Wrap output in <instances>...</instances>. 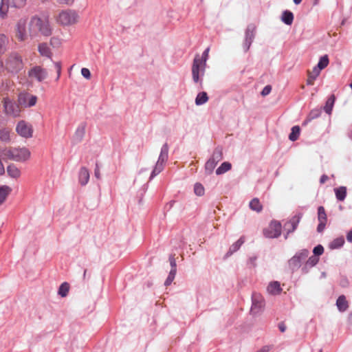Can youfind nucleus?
Returning <instances> with one entry per match:
<instances>
[{"label":"nucleus","instance_id":"obj_1","mask_svg":"<svg viewBox=\"0 0 352 352\" xmlns=\"http://www.w3.org/2000/svg\"><path fill=\"white\" fill-rule=\"evenodd\" d=\"M30 157V151L25 147H6L0 148V157L4 161L12 160L22 162L27 161Z\"/></svg>","mask_w":352,"mask_h":352},{"label":"nucleus","instance_id":"obj_2","mask_svg":"<svg viewBox=\"0 0 352 352\" xmlns=\"http://www.w3.org/2000/svg\"><path fill=\"white\" fill-rule=\"evenodd\" d=\"M30 31H38L45 36H49L52 34V30L50 23L46 19H41L36 16L31 19L30 23Z\"/></svg>","mask_w":352,"mask_h":352},{"label":"nucleus","instance_id":"obj_3","mask_svg":"<svg viewBox=\"0 0 352 352\" xmlns=\"http://www.w3.org/2000/svg\"><path fill=\"white\" fill-rule=\"evenodd\" d=\"M6 67L8 72L17 74L23 68L21 56L16 52L11 53L6 60Z\"/></svg>","mask_w":352,"mask_h":352},{"label":"nucleus","instance_id":"obj_4","mask_svg":"<svg viewBox=\"0 0 352 352\" xmlns=\"http://www.w3.org/2000/svg\"><path fill=\"white\" fill-rule=\"evenodd\" d=\"M309 252L307 249H302L297 252L294 256L288 261L289 267L292 272L297 271L304 261L309 255Z\"/></svg>","mask_w":352,"mask_h":352},{"label":"nucleus","instance_id":"obj_5","mask_svg":"<svg viewBox=\"0 0 352 352\" xmlns=\"http://www.w3.org/2000/svg\"><path fill=\"white\" fill-rule=\"evenodd\" d=\"M78 19V14L75 10H66L60 12L58 22L63 25H71L76 23Z\"/></svg>","mask_w":352,"mask_h":352},{"label":"nucleus","instance_id":"obj_6","mask_svg":"<svg viewBox=\"0 0 352 352\" xmlns=\"http://www.w3.org/2000/svg\"><path fill=\"white\" fill-rule=\"evenodd\" d=\"M281 224L279 221L273 220L269 226L263 230V235L266 238H278L281 234Z\"/></svg>","mask_w":352,"mask_h":352},{"label":"nucleus","instance_id":"obj_7","mask_svg":"<svg viewBox=\"0 0 352 352\" xmlns=\"http://www.w3.org/2000/svg\"><path fill=\"white\" fill-rule=\"evenodd\" d=\"M206 66L199 62V55L197 54L193 60L192 66V80L195 82L197 83L199 81L201 82V79L199 78V75L204 76L205 72Z\"/></svg>","mask_w":352,"mask_h":352},{"label":"nucleus","instance_id":"obj_8","mask_svg":"<svg viewBox=\"0 0 352 352\" xmlns=\"http://www.w3.org/2000/svg\"><path fill=\"white\" fill-rule=\"evenodd\" d=\"M252 302L250 312L252 315H256L263 311L265 307V300L261 294L253 293Z\"/></svg>","mask_w":352,"mask_h":352},{"label":"nucleus","instance_id":"obj_9","mask_svg":"<svg viewBox=\"0 0 352 352\" xmlns=\"http://www.w3.org/2000/svg\"><path fill=\"white\" fill-rule=\"evenodd\" d=\"M256 30V25L253 23H250L247 26V28L245 31V38L243 43V47L245 52L249 50L255 38Z\"/></svg>","mask_w":352,"mask_h":352},{"label":"nucleus","instance_id":"obj_10","mask_svg":"<svg viewBox=\"0 0 352 352\" xmlns=\"http://www.w3.org/2000/svg\"><path fill=\"white\" fill-rule=\"evenodd\" d=\"M47 70L41 66H34L28 71V76L31 79H34L38 82H43L47 78Z\"/></svg>","mask_w":352,"mask_h":352},{"label":"nucleus","instance_id":"obj_11","mask_svg":"<svg viewBox=\"0 0 352 352\" xmlns=\"http://www.w3.org/2000/svg\"><path fill=\"white\" fill-rule=\"evenodd\" d=\"M302 217V213L298 212V214L293 216L284 225V230L286 232L285 239H287L288 235L294 232L297 228L299 222Z\"/></svg>","mask_w":352,"mask_h":352},{"label":"nucleus","instance_id":"obj_12","mask_svg":"<svg viewBox=\"0 0 352 352\" xmlns=\"http://www.w3.org/2000/svg\"><path fill=\"white\" fill-rule=\"evenodd\" d=\"M16 131L17 133L21 137L30 138L32 137L33 129L31 124L27 123L24 120H21L18 122Z\"/></svg>","mask_w":352,"mask_h":352},{"label":"nucleus","instance_id":"obj_13","mask_svg":"<svg viewBox=\"0 0 352 352\" xmlns=\"http://www.w3.org/2000/svg\"><path fill=\"white\" fill-rule=\"evenodd\" d=\"M18 102L23 107H31L36 104L37 97L29 93H21L19 96Z\"/></svg>","mask_w":352,"mask_h":352},{"label":"nucleus","instance_id":"obj_14","mask_svg":"<svg viewBox=\"0 0 352 352\" xmlns=\"http://www.w3.org/2000/svg\"><path fill=\"white\" fill-rule=\"evenodd\" d=\"M3 107L6 114L12 116L13 117L19 116L20 108L19 104L8 100L4 99Z\"/></svg>","mask_w":352,"mask_h":352},{"label":"nucleus","instance_id":"obj_15","mask_svg":"<svg viewBox=\"0 0 352 352\" xmlns=\"http://www.w3.org/2000/svg\"><path fill=\"white\" fill-rule=\"evenodd\" d=\"M318 220L319 223L317 226V231L318 232H322L324 230L327 221L325 209L322 206L318 208Z\"/></svg>","mask_w":352,"mask_h":352},{"label":"nucleus","instance_id":"obj_16","mask_svg":"<svg viewBox=\"0 0 352 352\" xmlns=\"http://www.w3.org/2000/svg\"><path fill=\"white\" fill-rule=\"evenodd\" d=\"M26 20L20 19L16 24V37L20 41H24L26 38Z\"/></svg>","mask_w":352,"mask_h":352},{"label":"nucleus","instance_id":"obj_17","mask_svg":"<svg viewBox=\"0 0 352 352\" xmlns=\"http://www.w3.org/2000/svg\"><path fill=\"white\" fill-rule=\"evenodd\" d=\"M319 262V258L313 255L310 256L305 262L304 266L301 268L302 274H307L309 270L314 267Z\"/></svg>","mask_w":352,"mask_h":352},{"label":"nucleus","instance_id":"obj_18","mask_svg":"<svg viewBox=\"0 0 352 352\" xmlns=\"http://www.w3.org/2000/svg\"><path fill=\"white\" fill-rule=\"evenodd\" d=\"M86 126L87 124L85 122H82L77 127L74 135V139L76 142H80L82 140L85 134Z\"/></svg>","mask_w":352,"mask_h":352},{"label":"nucleus","instance_id":"obj_19","mask_svg":"<svg viewBox=\"0 0 352 352\" xmlns=\"http://www.w3.org/2000/svg\"><path fill=\"white\" fill-rule=\"evenodd\" d=\"M89 180V172L86 167H81L78 173V181L82 186H85Z\"/></svg>","mask_w":352,"mask_h":352},{"label":"nucleus","instance_id":"obj_20","mask_svg":"<svg viewBox=\"0 0 352 352\" xmlns=\"http://www.w3.org/2000/svg\"><path fill=\"white\" fill-rule=\"evenodd\" d=\"M245 243V236H241L235 243H234L229 248V250L226 253L227 257L231 256L232 254L238 251L241 246Z\"/></svg>","mask_w":352,"mask_h":352},{"label":"nucleus","instance_id":"obj_21","mask_svg":"<svg viewBox=\"0 0 352 352\" xmlns=\"http://www.w3.org/2000/svg\"><path fill=\"white\" fill-rule=\"evenodd\" d=\"M321 115V109H312L308 116H307L306 119L302 122V126L307 125L309 122L311 120L318 118Z\"/></svg>","mask_w":352,"mask_h":352},{"label":"nucleus","instance_id":"obj_22","mask_svg":"<svg viewBox=\"0 0 352 352\" xmlns=\"http://www.w3.org/2000/svg\"><path fill=\"white\" fill-rule=\"evenodd\" d=\"M38 50L41 56L47 58L52 57V54L51 50L46 43H40L38 47Z\"/></svg>","mask_w":352,"mask_h":352},{"label":"nucleus","instance_id":"obj_23","mask_svg":"<svg viewBox=\"0 0 352 352\" xmlns=\"http://www.w3.org/2000/svg\"><path fill=\"white\" fill-rule=\"evenodd\" d=\"M347 189L345 186H340L338 188H334V192L336 194V197L338 201H343L347 194Z\"/></svg>","mask_w":352,"mask_h":352},{"label":"nucleus","instance_id":"obj_24","mask_svg":"<svg viewBox=\"0 0 352 352\" xmlns=\"http://www.w3.org/2000/svg\"><path fill=\"white\" fill-rule=\"evenodd\" d=\"M267 291L270 294L273 295L279 294L282 291L279 282H271L267 287Z\"/></svg>","mask_w":352,"mask_h":352},{"label":"nucleus","instance_id":"obj_25","mask_svg":"<svg viewBox=\"0 0 352 352\" xmlns=\"http://www.w3.org/2000/svg\"><path fill=\"white\" fill-rule=\"evenodd\" d=\"M336 305L338 310L342 312L345 311L348 309V302L346 301L344 296L342 295L338 298L336 300Z\"/></svg>","mask_w":352,"mask_h":352},{"label":"nucleus","instance_id":"obj_26","mask_svg":"<svg viewBox=\"0 0 352 352\" xmlns=\"http://www.w3.org/2000/svg\"><path fill=\"white\" fill-rule=\"evenodd\" d=\"M10 6V0H1L0 3V17L5 19L7 16L9 7Z\"/></svg>","mask_w":352,"mask_h":352},{"label":"nucleus","instance_id":"obj_27","mask_svg":"<svg viewBox=\"0 0 352 352\" xmlns=\"http://www.w3.org/2000/svg\"><path fill=\"white\" fill-rule=\"evenodd\" d=\"M168 145L167 143L163 144L157 161L166 163L168 158Z\"/></svg>","mask_w":352,"mask_h":352},{"label":"nucleus","instance_id":"obj_28","mask_svg":"<svg viewBox=\"0 0 352 352\" xmlns=\"http://www.w3.org/2000/svg\"><path fill=\"white\" fill-rule=\"evenodd\" d=\"M7 173L8 175L12 178H18L21 175L20 170L14 164L8 166Z\"/></svg>","mask_w":352,"mask_h":352},{"label":"nucleus","instance_id":"obj_29","mask_svg":"<svg viewBox=\"0 0 352 352\" xmlns=\"http://www.w3.org/2000/svg\"><path fill=\"white\" fill-rule=\"evenodd\" d=\"M335 100H336V97H335L334 94H331L327 100V101L325 102V105L323 109H324V111L327 114L331 113Z\"/></svg>","mask_w":352,"mask_h":352},{"label":"nucleus","instance_id":"obj_30","mask_svg":"<svg viewBox=\"0 0 352 352\" xmlns=\"http://www.w3.org/2000/svg\"><path fill=\"white\" fill-rule=\"evenodd\" d=\"M211 160L218 163L223 159V148L221 146H217L210 157Z\"/></svg>","mask_w":352,"mask_h":352},{"label":"nucleus","instance_id":"obj_31","mask_svg":"<svg viewBox=\"0 0 352 352\" xmlns=\"http://www.w3.org/2000/svg\"><path fill=\"white\" fill-rule=\"evenodd\" d=\"M281 19L286 25H292L294 21V14L289 10H285L282 14Z\"/></svg>","mask_w":352,"mask_h":352},{"label":"nucleus","instance_id":"obj_32","mask_svg":"<svg viewBox=\"0 0 352 352\" xmlns=\"http://www.w3.org/2000/svg\"><path fill=\"white\" fill-rule=\"evenodd\" d=\"M320 72L314 67L312 72H308V78L307 80V85H313L314 84L315 80L319 76Z\"/></svg>","mask_w":352,"mask_h":352},{"label":"nucleus","instance_id":"obj_33","mask_svg":"<svg viewBox=\"0 0 352 352\" xmlns=\"http://www.w3.org/2000/svg\"><path fill=\"white\" fill-rule=\"evenodd\" d=\"M249 206L251 210L257 212H260L263 210V206L258 198L252 199L249 204Z\"/></svg>","mask_w":352,"mask_h":352},{"label":"nucleus","instance_id":"obj_34","mask_svg":"<svg viewBox=\"0 0 352 352\" xmlns=\"http://www.w3.org/2000/svg\"><path fill=\"white\" fill-rule=\"evenodd\" d=\"M344 244V239L343 236L338 237L335 239H333L330 243H329V248L331 250L338 249L343 246Z\"/></svg>","mask_w":352,"mask_h":352},{"label":"nucleus","instance_id":"obj_35","mask_svg":"<svg viewBox=\"0 0 352 352\" xmlns=\"http://www.w3.org/2000/svg\"><path fill=\"white\" fill-rule=\"evenodd\" d=\"M164 164L165 163H164V162L157 161L156 164H155L153 171L151 172V176L149 178L150 180H151L153 177H155L156 175L160 174L163 170L164 167Z\"/></svg>","mask_w":352,"mask_h":352},{"label":"nucleus","instance_id":"obj_36","mask_svg":"<svg viewBox=\"0 0 352 352\" xmlns=\"http://www.w3.org/2000/svg\"><path fill=\"white\" fill-rule=\"evenodd\" d=\"M9 40L5 34H0V55L3 54L6 50Z\"/></svg>","mask_w":352,"mask_h":352},{"label":"nucleus","instance_id":"obj_37","mask_svg":"<svg viewBox=\"0 0 352 352\" xmlns=\"http://www.w3.org/2000/svg\"><path fill=\"white\" fill-rule=\"evenodd\" d=\"M11 190L12 189L8 186H3L0 187V204L5 201Z\"/></svg>","mask_w":352,"mask_h":352},{"label":"nucleus","instance_id":"obj_38","mask_svg":"<svg viewBox=\"0 0 352 352\" xmlns=\"http://www.w3.org/2000/svg\"><path fill=\"white\" fill-rule=\"evenodd\" d=\"M208 100V96L206 92L202 91L197 94L195 98V104L198 106L205 104Z\"/></svg>","mask_w":352,"mask_h":352},{"label":"nucleus","instance_id":"obj_39","mask_svg":"<svg viewBox=\"0 0 352 352\" xmlns=\"http://www.w3.org/2000/svg\"><path fill=\"white\" fill-rule=\"evenodd\" d=\"M300 129L299 126H294L291 129V133L289 135V139L294 142L297 140L300 136Z\"/></svg>","mask_w":352,"mask_h":352},{"label":"nucleus","instance_id":"obj_40","mask_svg":"<svg viewBox=\"0 0 352 352\" xmlns=\"http://www.w3.org/2000/svg\"><path fill=\"white\" fill-rule=\"evenodd\" d=\"M232 168V165L230 162H223L219 167L216 170L217 175H221L225 173L226 172L230 170Z\"/></svg>","mask_w":352,"mask_h":352},{"label":"nucleus","instance_id":"obj_41","mask_svg":"<svg viewBox=\"0 0 352 352\" xmlns=\"http://www.w3.org/2000/svg\"><path fill=\"white\" fill-rule=\"evenodd\" d=\"M329 62V61L328 56L324 55L320 58L317 66L314 67V68L320 72L322 69H324L328 65Z\"/></svg>","mask_w":352,"mask_h":352},{"label":"nucleus","instance_id":"obj_42","mask_svg":"<svg viewBox=\"0 0 352 352\" xmlns=\"http://www.w3.org/2000/svg\"><path fill=\"white\" fill-rule=\"evenodd\" d=\"M69 290V285L67 282L63 283L58 291V295H60L61 297H65L67 296L68 292Z\"/></svg>","mask_w":352,"mask_h":352},{"label":"nucleus","instance_id":"obj_43","mask_svg":"<svg viewBox=\"0 0 352 352\" xmlns=\"http://www.w3.org/2000/svg\"><path fill=\"white\" fill-rule=\"evenodd\" d=\"M0 140L4 142H9L10 140V132L8 129L0 130Z\"/></svg>","mask_w":352,"mask_h":352},{"label":"nucleus","instance_id":"obj_44","mask_svg":"<svg viewBox=\"0 0 352 352\" xmlns=\"http://www.w3.org/2000/svg\"><path fill=\"white\" fill-rule=\"evenodd\" d=\"M217 164V162L210 158L205 164L206 171L209 174L212 173Z\"/></svg>","mask_w":352,"mask_h":352},{"label":"nucleus","instance_id":"obj_45","mask_svg":"<svg viewBox=\"0 0 352 352\" xmlns=\"http://www.w3.org/2000/svg\"><path fill=\"white\" fill-rule=\"evenodd\" d=\"M204 188L202 184L196 183L194 186V192L198 196H202L204 194Z\"/></svg>","mask_w":352,"mask_h":352},{"label":"nucleus","instance_id":"obj_46","mask_svg":"<svg viewBox=\"0 0 352 352\" xmlns=\"http://www.w3.org/2000/svg\"><path fill=\"white\" fill-rule=\"evenodd\" d=\"M26 0H11L10 6L16 8H20L25 5Z\"/></svg>","mask_w":352,"mask_h":352},{"label":"nucleus","instance_id":"obj_47","mask_svg":"<svg viewBox=\"0 0 352 352\" xmlns=\"http://www.w3.org/2000/svg\"><path fill=\"white\" fill-rule=\"evenodd\" d=\"M210 48L207 47L202 53L201 56H199V62L204 64V66H206V61L208 59Z\"/></svg>","mask_w":352,"mask_h":352},{"label":"nucleus","instance_id":"obj_48","mask_svg":"<svg viewBox=\"0 0 352 352\" xmlns=\"http://www.w3.org/2000/svg\"><path fill=\"white\" fill-rule=\"evenodd\" d=\"M175 275H176V272H175L174 270H170L167 278L166 279V280L164 282V285L166 286L170 285L172 283V282L173 281V280L175 279Z\"/></svg>","mask_w":352,"mask_h":352},{"label":"nucleus","instance_id":"obj_49","mask_svg":"<svg viewBox=\"0 0 352 352\" xmlns=\"http://www.w3.org/2000/svg\"><path fill=\"white\" fill-rule=\"evenodd\" d=\"M323 252H324V248L322 245H316L313 250L314 255L317 257L322 255L323 254Z\"/></svg>","mask_w":352,"mask_h":352},{"label":"nucleus","instance_id":"obj_50","mask_svg":"<svg viewBox=\"0 0 352 352\" xmlns=\"http://www.w3.org/2000/svg\"><path fill=\"white\" fill-rule=\"evenodd\" d=\"M169 262L170 265L171 266L170 270H174L175 272H177V264H176V260L175 258V254H170L169 256Z\"/></svg>","mask_w":352,"mask_h":352},{"label":"nucleus","instance_id":"obj_51","mask_svg":"<svg viewBox=\"0 0 352 352\" xmlns=\"http://www.w3.org/2000/svg\"><path fill=\"white\" fill-rule=\"evenodd\" d=\"M54 67L57 72L56 80H58L61 74V63L60 62H55Z\"/></svg>","mask_w":352,"mask_h":352},{"label":"nucleus","instance_id":"obj_52","mask_svg":"<svg viewBox=\"0 0 352 352\" xmlns=\"http://www.w3.org/2000/svg\"><path fill=\"white\" fill-rule=\"evenodd\" d=\"M81 74L87 79H89L91 78L90 71L87 68H82L81 69Z\"/></svg>","mask_w":352,"mask_h":352},{"label":"nucleus","instance_id":"obj_53","mask_svg":"<svg viewBox=\"0 0 352 352\" xmlns=\"http://www.w3.org/2000/svg\"><path fill=\"white\" fill-rule=\"evenodd\" d=\"M272 91V87L270 85H266L261 91V95L265 96L268 95Z\"/></svg>","mask_w":352,"mask_h":352},{"label":"nucleus","instance_id":"obj_54","mask_svg":"<svg viewBox=\"0 0 352 352\" xmlns=\"http://www.w3.org/2000/svg\"><path fill=\"white\" fill-rule=\"evenodd\" d=\"M94 175L98 179H100V167H99L98 163L97 162L96 163V167H95V170H94Z\"/></svg>","mask_w":352,"mask_h":352},{"label":"nucleus","instance_id":"obj_55","mask_svg":"<svg viewBox=\"0 0 352 352\" xmlns=\"http://www.w3.org/2000/svg\"><path fill=\"white\" fill-rule=\"evenodd\" d=\"M278 327L279 330L282 333H283V332H285L286 331V328L287 327H286L285 324L283 322H281L278 323Z\"/></svg>","mask_w":352,"mask_h":352},{"label":"nucleus","instance_id":"obj_56","mask_svg":"<svg viewBox=\"0 0 352 352\" xmlns=\"http://www.w3.org/2000/svg\"><path fill=\"white\" fill-rule=\"evenodd\" d=\"M56 1L59 3L71 5L73 3L74 0H56Z\"/></svg>","mask_w":352,"mask_h":352},{"label":"nucleus","instance_id":"obj_57","mask_svg":"<svg viewBox=\"0 0 352 352\" xmlns=\"http://www.w3.org/2000/svg\"><path fill=\"white\" fill-rule=\"evenodd\" d=\"M329 179V177L327 175H322L320 179V183L321 184H324Z\"/></svg>","mask_w":352,"mask_h":352},{"label":"nucleus","instance_id":"obj_58","mask_svg":"<svg viewBox=\"0 0 352 352\" xmlns=\"http://www.w3.org/2000/svg\"><path fill=\"white\" fill-rule=\"evenodd\" d=\"M271 346H263L259 351H258L257 352H269V351L271 349Z\"/></svg>","mask_w":352,"mask_h":352},{"label":"nucleus","instance_id":"obj_59","mask_svg":"<svg viewBox=\"0 0 352 352\" xmlns=\"http://www.w3.org/2000/svg\"><path fill=\"white\" fill-rule=\"evenodd\" d=\"M1 160H3L1 157H0V175H2L5 173L4 166H3Z\"/></svg>","mask_w":352,"mask_h":352},{"label":"nucleus","instance_id":"obj_60","mask_svg":"<svg viewBox=\"0 0 352 352\" xmlns=\"http://www.w3.org/2000/svg\"><path fill=\"white\" fill-rule=\"evenodd\" d=\"M346 239L349 242L352 243V230L347 233Z\"/></svg>","mask_w":352,"mask_h":352},{"label":"nucleus","instance_id":"obj_61","mask_svg":"<svg viewBox=\"0 0 352 352\" xmlns=\"http://www.w3.org/2000/svg\"><path fill=\"white\" fill-rule=\"evenodd\" d=\"M256 260V257H251L250 258V263L254 266L255 265V261Z\"/></svg>","mask_w":352,"mask_h":352},{"label":"nucleus","instance_id":"obj_62","mask_svg":"<svg viewBox=\"0 0 352 352\" xmlns=\"http://www.w3.org/2000/svg\"><path fill=\"white\" fill-rule=\"evenodd\" d=\"M349 137L352 140V126H351L349 131Z\"/></svg>","mask_w":352,"mask_h":352},{"label":"nucleus","instance_id":"obj_63","mask_svg":"<svg viewBox=\"0 0 352 352\" xmlns=\"http://www.w3.org/2000/svg\"><path fill=\"white\" fill-rule=\"evenodd\" d=\"M293 1L296 5H298L302 2V0H293Z\"/></svg>","mask_w":352,"mask_h":352},{"label":"nucleus","instance_id":"obj_64","mask_svg":"<svg viewBox=\"0 0 352 352\" xmlns=\"http://www.w3.org/2000/svg\"><path fill=\"white\" fill-rule=\"evenodd\" d=\"M87 276V270H85L84 273H83V278L85 279Z\"/></svg>","mask_w":352,"mask_h":352}]
</instances>
